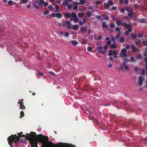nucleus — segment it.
<instances>
[{"instance_id": "f257e3e1", "label": "nucleus", "mask_w": 147, "mask_h": 147, "mask_svg": "<svg viewBox=\"0 0 147 147\" xmlns=\"http://www.w3.org/2000/svg\"><path fill=\"white\" fill-rule=\"evenodd\" d=\"M36 133L32 131L27 134L26 139L29 140L31 145V147H38V142L42 143V147H49L53 143L48 141L49 139L48 136L43 135L41 134L36 135Z\"/></svg>"}, {"instance_id": "f03ea898", "label": "nucleus", "mask_w": 147, "mask_h": 147, "mask_svg": "<svg viewBox=\"0 0 147 147\" xmlns=\"http://www.w3.org/2000/svg\"><path fill=\"white\" fill-rule=\"evenodd\" d=\"M19 140L20 138L16 134L11 135L8 137L7 140L8 144L11 147H12V144L13 142L15 144V147H18L19 142H19Z\"/></svg>"}, {"instance_id": "7ed1b4c3", "label": "nucleus", "mask_w": 147, "mask_h": 147, "mask_svg": "<svg viewBox=\"0 0 147 147\" xmlns=\"http://www.w3.org/2000/svg\"><path fill=\"white\" fill-rule=\"evenodd\" d=\"M35 3L32 4L33 6L36 9H38L40 8L39 6L42 5L43 4L45 7L47 6L49 3L47 1H44V0H34Z\"/></svg>"}, {"instance_id": "20e7f679", "label": "nucleus", "mask_w": 147, "mask_h": 147, "mask_svg": "<svg viewBox=\"0 0 147 147\" xmlns=\"http://www.w3.org/2000/svg\"><path fill=\"white\" fill-rule=\"evenodd\" d=\"M127 51V50L126 48L122 49L120 53L119 57H128V56L126 53Z\"/></svg>"}, {"instance_id": "39448f33", "label": "nucleus", "mask_w": 147, "mask_h": 147, "mask_svg": "<svg viewBox=\"0 0 147 147\" xmlns=\"http://www.w3.org/2000/svg\"><path fill=\"white\" fill-rule=\"evenodd\" d=\"M114 4L113 1L110 0L108 1V3H105L104 4V6L105 9H108L110 6L113 5Z\"/></svg>"}, {"instance_id": "423d86ee", "label": "nucleus", "mask_w": 147, "mask_h": 147, "mask_svg": "<svg viewBox=\"0 0 147 147\" xmlns=\"http://www.w3.org/2000/svg\"><path fill=\"white\" fill-rule=\"evenodd\" d=\"M51 15L53 17H56L57 18H61L62 17V15L60 12L52 13Z\"/></svg>"}, {"instance_id": "0eeeda50", "label": "nucleus", "mask_w": 147, "mask_h": 147, "mask_svg": "<svg viewBox=\"0 0 147 147\" xmlns=\"http://www.w3.org/2000/svg\"><path fill=\"white\" fill-rule=\"evenodd\" d=\"M131 49L133 50V51L134 53H136L138 52L140 49L136 47L135 45H131Z\"/></svg>"}, {"instance_id": "6e6552de", "label": "nucleus", "mask_w": 147, "mask_h": 147, "mask_svg": "<svg viewBox=\"0 0 147 147\" xmlns=\"http://www.w3.org/2000/svg\"><path fill=\"white\" fill-rule=\"evenodd\" d=\"M117 52L115 50H109V56H112L113 54L116 55H117Z\"/></svg>"}, {"instance_id": "1a4fd4ad", "label": "nucleus", "mask_w": 147, "mask_h": 147, "mask_svg": "<svg viewBox=\"0 0 147 147\" xmlns=\"http://www.w3.org/2000/svg\"><path fill=\"white\" fill-rule=\"evenodd\" d=\"M139 81L138 84L139 86H142L143 84V81L144 80V78L141 76H139L138 78Z\"/></svg>"}, {"instance_id": "9d476101", "label": "nucleus", "mask_w": 147, "mask_h": 147, "mask_svg": "<svg viewBox=\"0 0 147 147\" xmlns=\"http://www.w3.org/2000/svg\"><path fill=\"white\" fill-rule=\"evenodd\" d=\"M132 30L131 28L125 31L124 33L126 35H128L129 33L132 31Z\"/></svg>"}, {"instance_id": "9b49d317", "label": "nucleus", "mask_w": 147, "mask_h": 147, "mask_svg": "<svg viewBox=\"0 0 147 147\" xmlns=\"http://www.w3.org/2000/svg\"><path fill=\"white\" fill-rule=\"evenodd\" d=\"M125 8L126 10L129 12L131 11H133V9L130 7H125Z\"/></svg>"}, {"instance_id": "f8f14e48", "label": "nucleus", "mask_w": 147, "mask_h": 147, "mask_svg": "<svg viewBox=\"0 0 147 147\" xmlns=\"http://www.w3.org/2000/svg\"><path fill=\"white\" fill-rule=\"evenodd\" d=\"M79 28V26L78 24L74 25L72 26V29L74 30H76L78 29Z\"/></svg>"}, {"instance_id": "ddd939ff", "label": "nucleus", "mask_w": 147, "mask_h": 147, "mask_svg": "<svg viewBox=\"0 0 147 147\" xmlns=\"http://www.w3.org/2000/svg\"><path fill=\"white\" fill-rule=\"evenodd\" d=\"M102 28H105L106 29L108 27V26L106 24V22L105 21L102 22Z\"/></svg>"}, {"instance_id": "4468645a", "label": "nucleus", "mask_w": 147, "mask_h": 147, "mask_svg": "<svg viewBox=\"0 0 147 147\" xmlns=\"http://www.w3.org/2000/svg\"><path fill=\"white\" fill-rule=\"evenodd\" d=\"M125 40V39L123 36H121L119 39V41L121 43H123Z\"/></svg>"}, {"instance_id": "2eb2a0df", "label": "nucleus", "mask_w": 147, "mask_h": 147, "mask_svg": "<svg viewBox=\"0 0 147 147\" xmlns=\"http://www.w3.org/2000/svg\"><path fill=\"white\" fill-rule=\"evenodd\" d=\"M80 30L81 32H85L87 31V29L85 27H82L80 28Z\"/></svg>"}, {"instance_id": "dca6fc26", "label": "nucleus", "mask_w": 147, "mask_h": 147, "mask_svg": "<svg viewBox=\"0 0 147 147\" xmlns=\"http://www.w3.org/2000/svg\"><path fill=\"white\" fill-rule=\"evenodd\" d=\"M122 24L121 21L119 20H118L116 21V24L118 26H121Z\"/></svg>"}, {"instance_id": "f3484780", "label": "nucleus", "mask_w": 147, "mask_h": 147, "mask_svg": "<svg viewBox=\"0 0 147 147\" xmlns=\"http://www.w3.org/2000/svg\"><path fill=\"white\" fill-rule=\"evenodd\" d=\"M70 13L69 12H66L65 13V16L69 18L71 17Z\"/></svg>"}, {"instance_id": "a211bd4d", "label": "nucleus", "mask_w": 147, "mask_h": 147, "mask_svg": "<svg viewBox=\"0 0 147 147\" xmlns=\"http://www.w3.org/2000/svg\"><path fill=\"white\" fill-rule=\"evenodd\" d=\"M117 45L115 44H113L110 46L111 49H115L117 48Z\"/></svg>"}, {"instance_id": "6ab92c4d", "label": "nucleus", "mask_w": 147, "mask_h": 147, "mask_svg": "<svg viewBox=\"0 0 147 147\" xmlns=\"http://www.w3.org/2000/svg\"><path fill=\"white\" fill-rule=\"evenodd\" d=\"M78 42L75 40H73L71 42V43L74 45H76L78 44Z\"/></svg>"}, {"instance_id": "aec40b11", "label": "nucleus", "mask_w": 147, "mask_h": 147, "mask_svg": "<svg viewBox=\"0 0 147 147\" xmlns=\"http://www.w3.org/2000/svg\"><path fill=\"white\" fill-rule=\"evenodd\" d=\"M131 37L133 39H134L136 38L137 35L135 34H133L131 36Z\"/></svg>"}, {"instance_id": "412c9836", "label": "nucleus", "mask_w": 147, "mask_h": 147, "mask_svg": "<svg viewBox=\"0 0 147 147\" xmlns=\"http://www.w3.org/2000/svg\"><path fill=\"white\" fill-rule=\"evenodd\" d=\"M125 27H127V28H128V29L131 28V24L130 23H129L128 24H127V23L126 26H125Z\"/></svg>"}, {"instance_id": "4be33fe9", "label": "nucleus", "mask_w": 147, "mask_h": 147, "mask_svg": "<svg viewBox=\"0 0 147 147\" xmlns=\"http://www.w3.org/2000/svg\"><path fill=\"white\" fill-rule=\"evenodd\" d=\"M133 11H131V12H128V16L129 17H132L134 15L133 13Z\"/></svg>"}, {"instance_id": "5701e85b", "label": "nucleus", "mask_w": 147, "mask_h": 147, "mask_svg": "<svg viewBox=\"0 0 147 147\" xmlns=\"http://www.w3.org/2000/svg\"><path fill=\"white\" fill-rule=\"evenodd\" d=\"M86 14L88 17H90L91 16L92 13L90 11H88L86 13Z\"/></svg>"}, {"instance_id": "b1692460", "label": "nucleus", "mask_w": 147, "mask_h": 147, "mask_svg": "<svg viewBox=\"0 0 147 147\" xmlns=\"http://www.w3.org/2000/svg\"><path fill=\"white\" fill-rule=\"evenodd\" d=\"M85 3V0H80L79 3L80 5H83Z\"/></svg>"}, {"instance_id": "393cba45", "label": "nucleus", "mask_w": 147, "mask_h": 147, "mask_svg": "<svg viewBox=\"0 0 147 147\" xmlns=\"http://www.w3.org/2000/svg\"><path fill=\"white\" fill-rule=\"evenodd\" d=\"M28 2L27 0H22L20 2V4L22 3H26Z\"/></svg>"}, {"instance_id": "a878e982", "label": "nucleus", "mask_w": 147, "mask_h": 147, "mask_svg": "<svg viewBox=\"0 0 147 147\" xmlns=\"http://www.w3.org/2000/svg\"><path fill=\"white\" fill-rule=\"evenodd\" d=\"M23 99H22L21 100H19V102H18V104H19L20 105H22L23 104Z\"/></svg>"}, {"instance_id": "bb28decb", "label": "nucleus", "mask_w": 147, "mask_h": 147, "mask_svg": "<svg viewBox=\"0 0 147 147\" xmlns=\"http://www.w3.org/2000/svg\"><path fill=\"white\" fill-rule=\"evenodd\" d=\"M142 56L140 54H138L137 55V58L138 59H141L142 58Z\"/></svg>"}, {"instance_id": "cd10ccee", "label": "nucleus", "mask_w": 147, "mask_h": 147, "mask_svg": "<svg viewBox=\"0 0 147 147\" xmlns=\"http://www.w3.org/2000/svg\"><path fill=\"white\" fill-rule=\"evenodd\" d=\"M96 18L97 19H100V20H103V19H102L101 18V16L100 15L96 16Z\"/></svg>"}, {"instance_id": "c85d7f7f", "label": "nucleus", "mask_w": 147, "mask_h": 147, "mask_svg": "<svg viewBox=\"0 0 147 147\" xmlns=\"http://www.w3.org/2000/svg\"><path fill=\"white\" fill-rule=\"evenodd\" d=\"M130 60L131 62H135V58L133 56H132L130 58Z\"/></svg>"}, {"instance_id": "c756f323", "label": "nucleus", "mask_w": 147, "mask_h": 147, "mask_svg": "<svg viewBox=\"0 0 147 147\" xmlns=\"http://www.w3.org/2000/svg\"><path fill=\"white\" fill-rule=\"evenodd\" d=\"M63 5H69V2L67 1H65L63 3Z\"/></svg>"}, {"instance_id": "7c9ffc66", "label": "nucleus", "mask_w": 147, "mask_h": 147, "mask_svg": "<svg viewBox=\"0 0 147 147\" xmlns=\"http://www.w3.org/2000/svg\"><path fill=\"white\" fill-rule=\"evenodd\" d=\"M26 108L25 107L24 105L23 104L22 105H20V108L21 109H25Z\"/></svg>"}, {"instance_id": "2f4dec72", "label": "nucleus", "mask_w": 147, "mask_h": 147, "mask_svg": "<svg viewBox=\"0 0 147 147\" xmlns=\"http://www.w3.org/2000/svg\"><path fill=\"white\" fill-rule=\"evenodd\" d=\"M24 115V113L23 111H21L20 112V118L21 117H23Z\"/></svg>"}, {"instance_id": "473e14b6", "label": "nucleus", "mask_w": 147, "mask_h": 147, "mask_svg": "<svg viewBox=\"0 0 147 147\" xmlns=\"http://www.w3.org/2000/svg\"><path fill=\"white\" fill-rule=\"evenodd\" d=\"M88 9L89 10H91V11L92 12H94V10L93 9V7L92 6H89L88 7Z\"/></svg>"}, {"instance_id": "72a5a7b5", "label": "nucleus", "mask_w": 147, "mask_h": 147, "mask_svg": "<svg viewBox=\"0 0 147 147\" xmlns=\"http://www.w3.org/2000/svg\"><path fill=\"white\" fill-rule=\"evenodd\" d=\"M78 19L77 17L74 18H73V21L75 23L76 22L78 21Z\"/></svg>"}, {"instance_id": "f704fd0d", "label": "nucleus", "mask_w": 147, "mask_h": 147, "mask_svg": "<svg viewBox=\"0 0 147 147\" xmlns=\"http://www.w3.org/2000/svg\"><path fill=\"white\" fill-rule=\"evenodd\" d=\"M78 15L79 17H81L84 16V14L82 13H78Z\"/></svg>"}, {"instance_id": "c9c22d12", "label": "nucleus", "mask_w": 147, "mask_h": 147, "mask_svg": "<svg viewBox=\"0 0 147 147\" xmlns=\"http://www.w3.org/2000/svg\"><path fill=\"white\" fill-rule=\"evenodd\" d=\"M138 37L139 38H141L143 37L142 34V33H139L138 34Z\"/></svg>"}, {"instance_id": "e433bc0d", "label": "nucleus", "mask_w": 147, "mask_h": 147, "mask_svg": "<svg viewBox=\"0 0 147 147\" xmlns=\"http://www.w3.org/2000/svg\"><path fill=\"white\" fill-rule=\"evenodd\" d=\"M145 21V18H142L140 20V22L141 23H144Z\"/></svg>"}, {"instance_id": "4c0bfd02", "label": "nucleus", "mask_w": 147, "mask_h": 147, "mask_svg": "<svg viewBox=\"0 0 147 147\" xmlns=\"http://www.w3.org/2000/svg\"><path fill=\"white\" fill-rule=\"evenodd\" d=\"M102 48L101 46H100L96 47V49L99 51L102 49Z\"/></svg>"}, {"instance_id": "58836bf2", "label": "nucleus", "mask_w": 147, "mask_h": 147, "mask_svg": "<svg viewBox=\"0 0 147 147\" xmlns=\"http://www.w3.org/2000/svg\"><path fill=\"white\" fill-rule=\"evenodd\" d=\"M125 10H126L125 7L123 8H121L120 9V11L121 12L123 13L125 12Z\"/></svg>"}, {"instance_id": "ea45409f", "label": "nucleus", "mask_w": 147, "mask_h": 147, "mask_svg": "<svg viewBox=\"0 0 147 147\" xmlns=\"http://www.w3.org/2000/svg\"><path fill=\"white\" fill-rule=\"evenodd\" d=\"M120 34V32H119L118 34L115 36V38L116 39H118L119 38Z\"/></svg>"}, {"instance_id": "a19ab883", "label": "nucleus", "mask_w": 147, "mask_h": 147, "mask_svg": "<svg viewBox=\"0 0 147 147\" xmlns=\"http://www.w3.org/2000/svg\"><path fill=\"white\" fill-rule=\"evenodd\" d=\"M142 43V44L145 46L147 45V42L146 40L143 41Z\"/></svg>"}, {"instance_id": "79ce46f5", "label": "nucleus", "mask_w": 147, "mask_h": 147, "mask_svg": "<svg viewBox=\"0 0 147 147\" xmlns=\"http://www.w3.org/2000/svg\"><path fill=\"white\" fill-rule=\"evenodd\" d=\"M141 40H139L138 41H136L135 43L136 44V45H139V44H140L141 43Z\"/></svg>"}, {"instance_id": "37998d69", "label": "nucleus", "mask_w": 147, "mask_h": 147, "mask_svg": "<svg viewBox=\"0 0 147 147\" xmlns=\"http://www.w3.org/2000/svg\"><path fill=\"white\" fill-rule=\"evenodd\" d=\"M13 1L12 0H9L8 1V4L11 5L13 4Z\"/></svg>"}, {"instance_id": "c03bdc74", "label": "nucleus", "mask_w": 147, "mask_h": 147, "mask_svg": "<svg viewBox=\"0 0 147 147\" xmlns=\"http://www.w3.org/2000/svg\"><path fill=\"white\" fill-rule=\"evenodd\" d=\"M72 17L75 18L77 17L76 14L75 13L73 12L72 14Z\"/></svg>"}, {"instance_id": "a18cd8bd", "label": "nucleus", "mask_w": 147, "mask_h": 147, "mask_svg": "<svg viewBox=\"0 0 147 147\" xmlns=\"http://www.w3.org/2000/svg\"><path fill=\"white\" fill-rule=\"evenodd\" d=\"M109 26L111 27L112 28H114L115 26V24L113 23L110 24Z\"/></svg>"}, {"instance_id": "49530a36", "label": "nucleus", "mask_w": 147, "mask_h": 147, "mask_svg": "<svg viewBox=\"0 0 147 147\" xmlns=\"http://www.w3.org/2000/svg\"><path fill=\"white\" fill-rule=\"evenodd\" d=\"M49 13V11L48 10H46L44 12V14L45 15H46Z\"/></svg>"}, {"instance_id": "de8ad7c7", "label": "nucleus", "mask_w": 147, "mask_h": 147, "mask_svg": "<svg viewBox=\"0 0 147 147\" xmlns=\"http://www.w3.org/2000/svg\"><path fill=\"white\" fill-rule=\"evenodd\" d=\"M87 50L89 51H91L92 50V48L91 47H88L87 48Z\"/></svg>"}, {"instance_id": "09e8293b", "label": "nucleus", "mask_w": 147, "mask_h": 147, "mask_svg": "<svg viewBox=\"0 0 147 147\" xmlns=\"http://www.w3.org/2000/svg\"><path fill=\"white\" fill-rule=\"evenodd\" d=\"M124 61L126 63L127 62H130V61L129 59L128 58H126L124 60Z\"/></svg>"}, {"instance_id": "8fccbe9b", "label": "nucleus", "mask_w": 147, "mask_h": 147, "mask_svg": "<svg viewBox=\"0 0 147 147\" xmlns=\"http://www.w3.org/2000/svg\"><path fill=\"white\" fill-rule=\"evenodd\" d=\"M49 73L52 75L54 77H55L56 76V75L53 72V71H50L49 72Z\"/></svg>"}, {"instance_id": "3c124183", "label": "nucleus", "mask_w": 147, "mask_h": 147, "mask_svg": "<svg viewBox=\"0 0 147 147\" xmlns=\"http://www.w3.org/2000/svg\"><path fill=\"white\" fill-rule=\"evenodd\" d=\"M134 7L135 8H138L139 7V5L137 4H134Z\"/></svg>"}, {"instance_id": "603ef678", "label": "nucleus", "mask_w": 147, "mask_h": 147, "mask_svg": "<svg viewBox=\"0 0 147 147\" xmlns=\"http://www.w3.org/2000/svg\"><path fill=\"white\" fill-rule=\"evenodd\" d=\"M115 30L116 31L120 32V29L119 27H116L115 28Z\"/></svg>"}, {"instance_id": "864d4df0", "label": "nucleus", "mask_w": 147, "mask_h": 147, "mask_svg": "<svg viewBox=\"0 0 147 147\" xmlns=\"http://www.w3.org/2000/svg\"><path fill=\"white\" fill-rule=\"evenodd\" d=\"M124 69L126 70H128L129 69V67L128 65H125L124 66Z\"/></svg>"}, {"instance_id": "5fc2aeb1", "label": "nucleus", "mask_w": 147, "mask_h": 147, "mask_svg": "<svg viewBox=\"0 0 147 147\" xmlns=\"http://www.w3.org/2000/svg\"><path fill=\"white\" fill-rule=\"evenodd\" d=\"M127 23L126 22H122L121 26H125Z\"/></svg>"}, {"instance_id": "6e6d98bb", "label": "nucleus", "mask_w": 147, "mask_h": 147, "mask_svg": "<svg viewBox=\"0 0 147 147\" xmlns=\"http://www.w3.org/2000/svg\"><path fill=\"white\" fill-rule=\"evenodd\" d=\"M64 35L65 37H67L69 36V33L68 32H66L65 33Z\"/></svg>"}, {"instance_id": "4d7b16f0", "label": "nucleus", "mask_w": 147, "mask_h": 147, "mask_svg": "<svg viewBox=\"0 0 147 147\" xmlns=\"http://www.w3.org/2000/svg\"><path fill=\"white\" fill-rule=\"evenodd\" d=\"M48 7L50 10H52L53 8V7L51 5L49 6Z\"/></svg>"}, {"instance_id": "13d9d810", "label": "nucleus", "mask_w": 147, "mask_h": 147, "mask_svg": "<svg viewBox=\"0 0 147 147\" xmlns=\"http://www.w3.org/2000/svg\"><path fill=\"white\" fill-rule=\"evenodd\" d=\"M66 25H67V26L70 24H71L70 22L68 20L66 21Z\"/></svg>"}, {"instance_id": "bf43d9fd", "label": "nucleus", "mask_w": 147, "mask_h": 147, "mask_svg": "<svg viewBox=\"0 0 147 147\" xmlns=\"http://www.w3.org/2000/svg\"><path fill=\"white\" fill-rule=\"evenodd\" d=\"M111 9L113 10H115L117 9V7L116 6H113L111 7Z\"/></svg>"}, {"instance_id": "052dcab7", "label": "nucleus", "mask_w": 147, "mask_h": 147, "mask_svg": "<svg viewBox=\"0 0 147 147\" xmlns=\"http://www.w3.org/2000/svg\"><path fill=\"white\" fill-rule=\"evenodd\" d=\"M78 6L77 5H75L73 7V9L75 10H76L78 9Z\"/></svg>"}, {"instance_id": "680f3d73", "label": "nucleus", "mask_w": 147, "mask_h": 147, "mask_svg": "<svg viewBox=\"0 0 147 147\" xmlns=\"http://www.w3.org/2000/svg\"><path fill=\"white\" fill-rule=\"evenodd\" d=\"M99 52L101 53L102 54H104L105 53L106 51H104L102 50L99 51Z\"/></svg>"}, {"instance_id": "e2e57ef3", "label": "nucleus", "mask_w": 147, "mask_h": 147, "mask_svg": "<svg viewBox=\"0 0 147 147\" xmlns=\"http://www.w3.org/2000/svg\"><path fill=\"white\" fill-rule=\"evenodd\" d=\"M22 133L23 132H20L18 134V136H17V137H19V138H20L21 137V136L22 135Z\"/></svg>"}, {"instance_id": "0e129e2a", "label": "nucleus", "mask_w": 147, "mask_h": 147, "mask_svg": "<svg viewBox=\"0 0 147 147\" xmlns=\"http://www.w3.org/2000/svg\"><path fill=\"white\" fill-rule=\"evenodd\" d=\"M144 57H146L147 56V51H145L144 53Z\"/></svg>"}, {"instance_id": "69168bd1", "label": "nucleus", "mask_w": 147, "mask_h": 147, "mask_svg": "<svg viewBox=\"0 0 147 147\" xmlns=\"http://www.w3.org/2000/svg\"><path fill=\"white\" fill-rule=\"evenodd\" d=\"M102 38V36L101 35H99V36L97 38V39L98 40H101Z\"/></svg>"}, {"instance_id": "338daca9", "label": "nucleus", "mask_w": 147, "mask_h": 147, "mask_svg": "<svg viewBox=\"0 0 147 147\" xmlns=\"http://www.w3.org/2000/svg\"><path fill=\"white\" fill-rule=\"evenodd\" d=\"M72 8V6L71 5H67V8L69 9H71Z\"/></svg>"}, {"instance_id": "774afa93", "label": "nucleus", "mask_w": 147, "mask_h": 147, "mask_svg": "<svg viewBox=\"0 0 147 147\" xmlns=\"http://www.w3.org/2000/svg\"><path fill=\"white\" fill-rule=\"evenodd\" d=\"M126 63L125 62H124L123 61V62H122V63H121V65H121L124 67V66L125 65Z\"/></svg>"}]
</instances>
